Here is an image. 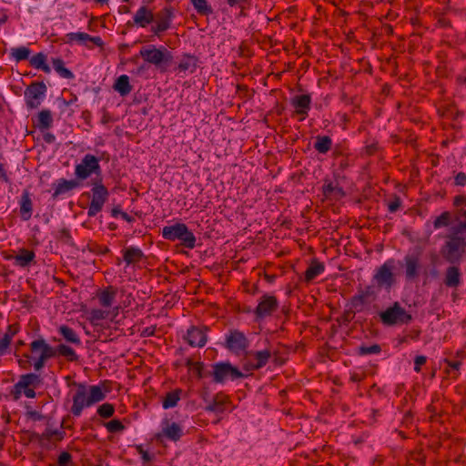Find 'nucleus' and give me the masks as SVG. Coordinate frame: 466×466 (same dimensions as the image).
<instances>
[{"label": "nucleus", "mask_w": 466, "mask_h": 466, "mask_svg": "<svg viewBox=\"0 0 466 466\" xmlns=\"http://www.w3.org/2000/svg\"><path fill=\"white\" fill-rule=\"evenodd\" d=\"M162 237L169 241H180L181 244L187 248H193L196 244L194 234L183 223H174L162 228Z\"/></svg>", "instance_id": "3"}, {"label": "nucleus", "mask_w": 466, "mask_h": 466, "mask_svg": "<svg viewBox=\"0 0 466 466\" xmlns=\"http://www.w3.org/2000/svg\"><path fill=\"white\" fill-rule=\"evenodd\" d=\"M52 64L54 69L60 76L66 79H72L74 77V74L65 66V63L61 58H53Z\"/></svg>", "instance_id": "38"}, {"label": "nucleus", "mask_w": 466, "mask_h": 466, "mask_svg": "<svg viewBox=\"0 0 466 466\" xmlns=\"http://www.w3.org/2000/svg\"><path fill=\"white\" fill-rule=\"evenodd\" d=\"M359 352L361 355H369V354H378L380 352V347L377 344L369 346V347H360Z\"/></svg>", "instance_id": "49"}, {"label": "nucleus", "mask_w": 466, "mask_h": 466, "mask_svg": "<svg viewBox=\"0 0 466 466\" xmlns=\"http://www.w3.org/2000/svg\"><path fill=\"white\" fill-rule=\"evenodd\" d=\"M161 435L170 441H177L183 435V429L177 422L163 420L161 422Z\"/></svg>", "instance_id": "20"}, {"label": "nucleus", "mask_w": 466, "mask_h": 466, "mask_svg": "<svg viewBox=\"0 0 466 466\" xmlns=\"http://www.w3.org/2000/svg\"><path fill=\"white\" fill-rule=\"evenodd\" d=\"M426 357L424 356H417L414 360V370L416 372H420V367L425 364L426 362Z\"/></svg>", "instance_id": "56"}, {"label": "nucleus", "mask_w": 466, "mask_h": 466, "mask_svg": "<svg viewBox=\"0 0 466 466\" xmlns=\"http://www.w3.org/2000/svg\"><path fill=\"white\" fill-rule=\"evenodd\" d=\"M181 393V390H175L167 393L162 402L163 408L167 410L176 407L180 400Z\"/></svg>", "instance_id": "37"}, {"label": "nucleus", "mask_w": 466, "mask_h": 466, "mask_svg": "<svg viewBox=\"0 0 466 466\" xmlns=\"http://www.w3.org/2000/svg\"><path fill=\"white\" fill-rule=\"evenodd\" d=\"M19 212L23 220H28L32 216V206H21Z\"/></svg>", "instance_id": "54"}, {"label": "nucleus", "mask_w": 466, "mask_h": 466, "mask_svg": "<svg viewBox=\"0 0 466 466\" xmlns=\"http://www.w3.org/2000/svg\"><path fill=\"white\" fill-rule=\"evenodd\" d=\"M57 331L66 342L76 346L81 345V339L79 336L72 328L66 325H61L58 327Z\"/></svg>", "instance_id": "26"}, {"label": "nucleus", "mask_w": 466, "mask_h": 466, "mask_svg": "<svg viewBox=\"0 0 466 466\" xmlns=\"http://www.w3.org/2000/svg\"><path fill=\"white\" fill-rule=\"evenodd\" d=\"M30 65L36 68L41 69L45 73H50L51 69L46 64V56L43 53H37L30 58Z\"/></svg>", "instance_id": "35"}, {"label": "nucleus", "mask_w": 466, "mask_h": 466, "mask_svg": "<svg viewBox=\"0 0 466 466\" xmlns=\"http://www.w3.org/2000/svg\"><path fill=\"white\" fill-rule=\"evenodd\" d=\"M114 407L113 405L109 404V403H104L102 404L98 410H97V413L103 417V418H109L111 417L113 414H114Z\"/></svg>", "instance_id": "47"}, {"label": "nucleus", "mask_w": 466, "mask_h": 466, "mask_svg": "<svg viewBox=\"0 0 466 466\" xmlns=\"http://www.w3.org/2000/svg\"><path fill=\"white\" fill-rule=\"evenodd\" d=\"M116 289L108 287L97 293L99 304L104 308H110L115 304Z\"/></svg>", "instance_id": "23"}, {"label": "nucleus", "mask_w": 466, "mask_h": 466, "mask_svg": "<svg viewBox=\"0 0 466 466\" xmlns=\"http://www.w3.org/2000/svg\"><path fill=\"white\" fill-rule=\"evenodd\" d=\"M139 55L146 62L154 65L157 68L169 64L172 60V55L167 48H157L155 46L142 47Z\"/></svg>", "instance_id": "4"}, {"label": "nucleus", "mask_w": 466, "mask_h": 466, "mask_svg": "<svg viewBox=\"0 0 466 466\" xmlns=\"http://www.w3.org/2000/svg\"><path fill=\"white\" fill-rule=\"evenodd\" d=\"M454 184L456 186H465L466 185V174L463 172H459L454 176Z\"/></svg>", "instance_id": "55"}, {"label": "nucleus", "mask_w": 466, "mask_h": 466, "mask_svg": "<svg viewBox=\"0 0 466 466\" xmlns=\"http://www.w3.org/2000/svg\"><path fill=\"white\" fill-rule=\"evenodd\" d=\"M55 357L56 356H63L69 361H76L78 360V356L71 347L66 344H59L57 347L54 348Z\"/></svg>", "instance_id": "33"}, {"label": "nucleus", "mask_w": 466, "mask_h": 466, "mask_svg": "<svg viewBox=\"0 0 466 466\" xmlns=\"http://www.w3.org/2000/svg\"><path fill=\"white\" fill-rule=\"evenodd\" d=\"M114 89L122 96L128 95L132 91V86L129 77L127 75H121L114 84Z\"/></svg>", "instance_id": "29"}, {"label": "nucleus", "mask_w": 466, "mask_h": 466, "mask_svg": "<svg viewBox=\"0 0 466 466\" xmlns=\"http://www.w3.org/2000/svg\"><path fill=\"white\" fill-rule=\"evenodd\" d=\"M395 268L396 261L393 258L386 260L379 267L373 275V281L376 286L390 289L395 282Z\"/></svg>", "instance_id": "5"}, {"label": "nucleus", "mask_w": 466, "mask_h": 466, "mask_svg": "<svg viewBox=\"0 0 466 466\" xmlns=\"http://www.w3.org/2000/svg\"><path fill=\"white\" fill-rule=\"evenodd\" d=\"M88 41L92 42L96 46H102L104 44L103 40L100 36H92L91 35V39H89Z\"/></svg>", "instance_id": "63"}, {"label": "nucleus", "mask_w": 466, "mask_h": 466, "mask_svg": "<svg viewBox=\"0 0 466 466\" xmlns=\"http://www.w3.org/2000/svg\"><path fill=\"white\" fill-rule=\"evenodd\" d=\"M0 181L4 183H10V178L6 170V164L5 163V157L0 151Z\"/></svg>", "instance_id": "44"}, {"label": "nucleus", "mask_w": 466, "mask_h": 466, "mask_svg": "<svg viewBox=\"0 0 466 466\" xmlns=\"http://www.w3.org/2000/svg\"><path fill=\"white\" fill-rule=\"evenodd\" d=\"M380 319L384 324L394 325L408 323L411 317L398 303L380 313Z\"/></svg>", "instance_id": "9"}, {"label": "nucleus", "mask_w": 466, "mask_h": 466, "mask_svg": "<svg viewBox=\"0 0 466 466\" xmlns=\"http://www.w3.org/2000/svg\"><path fill=\"white\" fill-rule=\"evenodd\" d=\"M311 97L309 95H299L291 99V106L295 108V114L299 116V120L303 121L310 109Z\"/></svg>", "instance_id": "18"}, {"label": "nucleus", "mask_w": 466, "mask_h": 466, "mask_svg": "<svg viewBox=\"0 0 466 466\" xmlns=\"http://www.w3.org/2000/svg\"><path fill=\"white\" fill-rule=\"evenodd\" d=\"M46 90V87L43 83H35L29 86L25 92L27 106L29 108H36L40 105Z\"/></svg>", "instance_id": "16"}, {"label": "nucleus", "mask_w": 466, "mask_h": 466, "mask_svg": "<svg viewBox=\"0 0 466 466\" xmlns=\"http://www.w3.org/2000/svg\"><path fill=\"white\" fill-rule=\"evenodd\" d=\"M30 355L26 356L33 361V366L35 370H40L44 368L46 362L55 357L54 347L49 345L43 338L34 339L30 345Z\"/></svg>", "instance_id": "2"}, {"label": "nucleus", "mask_w": 466, "mask_h": 466, "mask_svg": "<svg viewBox=\"0 0 466 466\" xmlns=\"http://www.w3.org/2000/svg\"><path fill=\"white\" fill-rule=\"evenodd\" d=\"M109 315L108 310L104 309H92L90 312V320L92 323L96 324L97 321L106 319Z\"/></svg>", "instance_id": "43"}, {"label": "nucleus", "mask_w": 466, "mask_h": 466, "mask_svg": "<svg viewBox=\"0 0 466 466\" xmlns=\"http://www.w3.org/2000/svg\"><path fill=\"white\" fill-rule=\"evenodd\" d=\"M139 454L144 462H149L152 459V456L146 451L139 449Z\"/></svg>", "instance_id": "60"}, {"label": "nucleus", "mask_w": 466, "mask_h": 466, "mask_svg": "<svg viewBox=\"0 0 466 466\" xmlns=\"http://www.w3.org/2000/svg\"><path fill=\"white\" fill-rule=\"evenodd\" d=\"M367 298V293H361L358 296H355L351 300L352 308L358 309L360 307H362L365 303V299Z\"/></svg>", "instance_id": "51"}, {"label": "nucleus", "mask_w": 466, "mask_h": 466, "mask_svg": "<svg viewBox=\"0 0 466 466\" xmlns=\"http://www.w3.org/2000/svg\"><path fill=\"white\" fill-rule=\"evenodd\" d=\"M207 328L191 327L187 329L185 339L192 347L202 348L207 342Z\"/></svg>", "instance_id": "19"}, {"label": "nucleus", "mask_w": 466, "mask_h": 466, "mask_svg": "<svg viewBox=\"0 0 466 466\" xmlns=\"http://www.w3.org/2000/svg\"><path fill=\"white\" fill-rule=\"evenodd\" d=\"M451 215L449 212L442 213L434 221V228H440L448 226L451 220Z\"/></svg>", "instance_id": "45"}, {"label": "nucleus", "mask_w": 466, "mask_h": 466, "mask_svg": "<svg viewBox=\"0 0 466 466\" xmlns=\"http://www.w3.org/2000/svg\"><path fill=\"white\" fill-rule=\"evenodd\" d=\"M322 201H339L345 196V192L337 180L325 178L322 185Z\"/></svg>", "instance_id": "15"}, {"label": "nucleus", "mask_w": 466, "mask_h": 466, "mask_svg": "<svg viewBox=\"0 0 466 466\" xmlns=\"http://www.w3.org/2000/svg\"><path fill=\"white\" fill-rule=\"evenodd\" d=\"M332 146V140L328 136H318L314 143V148L320 154L329 152Z\"/></svg>", "instance_id": "34"}, {"label": "nucleus", "mask_w": 466, "mask_h": 466, "mask_svg": "<svg viewBox=\"0 0 466 466\" xmlns=\"http://www.w3.org/2000/svg\"><path fill=\"white\" fill-rule=\"evenodd\" d=\"M466 242L462 238L453 236L447 242L443 248V256L449 262L459 260L463 254Z\"/></svg>", "instance_id": "10"}, {"label": "nucleus", "mask_w": 466, "mask_h": 466, "mask_svg": "<svg viewBox=\"0 0 466 466\" xmlns=\"http://www.w3.org/2000/svg\"><path fill=\"white\" fill-rule=\"evenodd\" d=\"M194 8L201 15H209L213 13L211 6L208 4V0H190Z\"/></svg>", "instance_id": "39"}, {"label": "nucleus", "mask_w": 466, "mask_h": 466, "mask_svg": "<svg viewBox=\"0 0 466 466\" xmlns=\"http://www.w3.org/2000/svg\"><path fill=\"white\" fill-rule=\"evenodd\" d=\"M421 252L409 253L403 258V267L405 269V277L408 280H414L417 279L421 270L420 262Z\"/></svg>", "instance_id": "11"}, {"label": "nucleus", "mask_w": 466, "mask_h": 466, "mask_svg": "<svg viewBox=\"0 0 466 466\" xmlns=\"http://www.w3.org/2000/svg\"><path fill=\"white\" fill-rule=\"evenodd\" d=\"M324 271V265L319 261H312L305 272L307 281L313 280L316 277Z\"/></svg>", "instance_id": "36"}, {"label": "nucleus", "mask_w": 466, "mask_h": 466, "mask_svg": "<svg viewBox=\"0 0 466 466\" xmlns=\"http://www.w3.org/2000/svg\"><path fill=\"white\" fill-rule=\"evenodd\" d=\"M101 175V167L99 159L91 154H86L81 162L75 167V175L77 180H85L91 175Z\"/></svg>", "instance_id": "6"}, {"label": "nucleus", "mask_w": 466, "mask_h": 466, "mask_svg": "<svg viewBox=\"0 0 466 466\" xmlns=\"http://www.w3.org/2000/svg\"><path fill=\"white\" fill-rule=\"evenodd\" d=\"M66 38L67 43L78 42L86 44V42L91 39V35L83 32L68 33L66 35Z\"/></svg>", "instance_id": "41"}, {"label": "nucleus", "mask_w": 466, "mask_h": 466, "mask_svg": "<svg viewBox=\"0 0 466 466\" xmlns=\"http://www.w3.org/2000/svg\"><path fill=\"white\" fill-rule=\"evenodd\" d=\"M112 214H113V216H115V217H118V216H119V217H121L124 220H127V221H128V222L132 220V217H131V216H129V215H128L127 213H126V212H122V211H120L118 208H116L112 209Z\"/></svg>", "instance_id": "57"}, {"label": "nucleus", "mask_w": 466, "mask_h": 466, "mask_svg": "<svg viewBox=\"0 0 466 466\" xmlns=\"http://www.w3.org/2000/svg\"><path fill=\"white\" fill-rule=\"evenodd\" d=\"M189 365H190V370L194 374H196L199 378L203 377V373H202V370H203V368H204L203 363H201V362H193V363H190Z\"/></svg>", "instance_id": "52"}, {"label": "nucleus", "mask_w": 466, "mask_h": 466, "mask_svg": "<svg viewBox=\"0 0 466 466\" xmlns=\"http://www.w3.org/2000/svg\"><path fill=\"white\" fill-rule=\"evenodd\" d=\"M279 308V302L274 296L264 295L260 298L255 309L256 319L261 320L272 315Z\"/></svg>", "instance_id": "13"}, {"label": "nucleus", "mask_w": 466, "mask_h": 466, "mask_svg": "<svg viewBox=\"0 0 466 466\" xmlns=\"http://www.w3.org/2000/svg\"><path fill=\"white\" fill-rule=\"evenodd\" d=\"M102 206H88V216H95L101 210Z\"/></svg>", "instance_id": "59"}, {"label": "nucleus", "mask_w": 466, "mask_h": 466, "mask_svg": "<svg viewBox=\"0 0 466 466\" xmlns=\"http://www.w3.org/2000/svg\"><path fill=\"white\" fill-rule=\"evenodd\" d=\"M228 402V398L223 394H217L212 401L206 407L208 411L214 412L216 414L223 413L225 410V405Z\"/></svg>", "instance_id": "27"}, {"label": "nucleus", "mask_w": 466, "mask_h": 466, "mask_svg": "<svg viewBox=\"0 0 466 466\" xmlns=\"http://www.w3.org/2000/svg\"><path fill=\"white\" fill-rule=\"evenodd\" d=\"M123 258L127 265H133L142 259L143 252L138 248L130 247L123 250Z\"/></svg>", "instance_id": "28"}, {"label": "nucleus", "mask_w": 466, "mask_h": 466, "mask_svg": "<svg viewBox=\"0 0 466 466\" xmlns=\"http://www.w3.org/2000/svg\"><path fill=\"white\" fill-rule=\"evenodd\" d=\"M155 15L153 11L146 5L138 8L134 15V23L141 27H146L154 22Z\"/></svg>", "instance_id": "22"}, {"label": "nucleus", "mask_w": 466, "mask_h": 466, "mask_svg": "<svg viewBox=\"0 0 466 466\" xmlns=\"http://www.w3.org/2000/svg\"><path fill=\"white\" fill-rule=\"evenodd\" d=\"M53 117L50 110L45 109L38 113L36 127L38 129L44 131L52 127Z\"/></svg>", "instance_id": "32"}, {"label": "nucleus", "mask_w": 466, "mask_h": 466, "mask_svg": "<svg viewBox=\"0 0 466 466\" xmlns=\"http://www.w3.org/2000/svg\"><path fill=\"white\" fill-rule=\"evenodd\" d=\"M197 63H198V59L196 56L185 55L181 58L177 68H178L179 72L193 73L197 68Z\"/></svg>", "instance_id": "31"}, {"label": "nucleus", "mask_w": 466, "mask_h": 466, "mask_svg": "<svg viewBox=\"0 0 466 466\" xmlns=\"http://www.w3.org/2000/svg\"><path fill=\"white\" fill-rule=\"evenodd\" d=\"M350 160L348 158H343L341 159V161L339 162V167L342 168V169H345L347 168L348 167H350Z\"/></svg>", "instance_id": "64"}, {"label": "nucleus", "mask_w": 466, "mask_h": 466, "mask_svg": "<svg viewBox=\"0 0 466 466\" xmlns=\"http://www.w3.org/2000/svg\"><path fill=\"white\" fill-rule=\"evenodd\" d=\"M461 271L458 267H449L445 273L444 283L450 288H456L461 283Z\"/></svg>", "instance_id": "25"}, {"label": "nucleus", "mask_w": 466, "mask_h": 466, "mask_svg": "<svg viewBox=\"0 0 466 466\" xmlns=\"http://www.w3.org/2000/svg\"><path fill=\"white\" fill-rule=\"evenodd\" d=\"M444 362L448 365L450 370H447L448 373L455 372L457 373L460 367H461V361L460 360H445Z\"/></svg>", "instance_id": "53"}, {"label": "nucleus", "mask_w": 466, "mask_h": 466, "mask_svg": "<svg viewBox=\"0 0 466 466\" xmlns=\"http://www.w3.org/2000/svg\"><path fill=\"white\" fill-rule=\"evenodd\" d=\"M227 348L236 353L245 351L248 347V340L243 332L238 330H230L226 338Z\"/></svg>", "instance_id": "14"}, {"label": "nucleus", "mask_w": 466, "mask_h": 466, "mask_svg": "<svg viewBox=\"0 0 466 466\" xmlns=\"http://www.w3.org/2000/svg\"><path fill=\"white\" fill-rule=\"evenodd\" d=\"M106 391L107 390L102 385L86 386L78 384L73 396L72 414L76 417L80 416L85 408L91 407L103 400L106 398Z\"/></svg>", "instance_id": "1"}, {"label": "nucleus", "mask_w": 466, "mask_h": 466, "mask_svg": "<svg viewBox=\"0 0 466 466\" xmlns=\"http://www.w3.org/2000/svg\"><path fill=\"white\" fill-rule=\"evenodd\" d=\"M41 380L38 375L29 373L21 376L19 380L15 385V398L18 399L21 394L27 398H35V389L40 385Z\"/></svg>", "instance_id": "7"}, {"label": "nucleus", "mask_w": 466, "mask_h": 466, "mask_svg": "<svg viewBox=\"0 0 466 466\" xmlns=\"http://www.w3.org/2000/svg\"><path fill=\"white\" fill-rule=\"evenodd\" d=\"M26 416L28 419L33 420H41L44 419V416L36 410H27Z\"/></svg>", "instance_id": "58"}, {"label": "nucleus", "mask_w": 466, "mask_h": 466, "mask_svg": "<svg viewBox=\"0 0 466 466\" xmlns=\"http://www.w3.org/2000/svg\"><path fill=\"white\" fill-rule=\"evenodd\" d=\"M109 432H117L124 430V425L118 420H112L106 424Z\"/></svg>", "instance_id": "48"}, {"label": "nucleus", "mask_w": 466, "mask_h": 466, "mask_svg": "<svg viewBox=\"0 0 466 466\" xmlns=\"http://www.w3.org/2000/svg\"><path fill=\"white\" fill-rule=\"evenodd\" d=\"M16 331L14 330L12 333H5L4 336L0 338V356L5 355L7 352L9 345Z\"/></svg>", "instance_id": "42"}, {"label": "nucleus", "mask_w": 466, "mask_h": 466, "mask_svg": "<svg viewBox=\"0 0 466 466\" xmlns=\"http://www.w3.org/2000/svg\"><path fill=\"white\" fill-rule=\"evenodd\" d=\"M34 258L35 253L27 249H20L14 257L15 264L22 268L28 266Z\"/></svg>", "instance_id": "30"}, {"label": "nucleus", "mask_w": 466, "mask_h": 466, "mask_svg": "<svg viewBox=\"0 0 466 466\" xmlns=\"http://www.w3.org/2000/svg\"><path fill=\"white\" fill-rule=\"evenodd\" d=\"M72 462V457L70 453L64 451L57 459V461L50 466H70Z\"/></svg>", "instance_id": "46"}, {"label": "nucleus", "mask_w": 466, "mask_h": 466, "mask_svg": "<svg viewBox=\"0 0 466 466\" xmlns=\"http://www.w3.org/2000/svg\"><path fill=\"white\" fill-rule=\"evenodd\" d=\"M213 380L217 383L234 380L243 377L242 372L229 362H218L213 365Z\"/></svg>", "instance_id": "8"}, {"label": "nucleus", "mask_w": 466, "mask_h": 466, "mask_svg": "<svg viewBox=\"0 0 466 466\" xmlns=\"http://www.w3.org/2000/svg\"><path fill=\"white\" fill-rule=\"evenodd\" d=\"M43 137H44L45 142H46L48 144L54 143L56 140L55 135H53L52 133H49V132L44 134Z\"/></svg>", "instance_id": "62"}, {"label": "nucleus", "mask_w": 466, "mask_h": 466, "mask_svg": "<svg viewBox=\"0 0 466 466\" xmlns=\"http://www.w3.org/2000/svg\"><path fill=\"white\" fill-rule=\"evenodd\" d=\"M79 186L80 183L76 178L70 180L60 178L56 180L52 186L54 190L53 196L57 197L61 195H66L71 192L72 190L77 188Z\"/></svg>", "instance_id": "21"}, {"label": "nucleus", "mask_w": 466, "mask_h": 466, "mask_svg": "<svg viewBox=\"0 0 466 466\" xmlns=\"http://www.w3.org/2000/svg\"><path fill=\"white\" fill-rule=\"evenodd\" d=\"M44 436L47 439L61 440L64 437V432L58 430L46 429Z\"/></svg>", "instance_id": "50"}, {"label": "nucleus", "mask_w": 466, "mask_h": 466, "mask_svg": "<svg viewBox=\"0 0 466 466\" xmlns=\"http://www.w3.org/2000/svg\"><path fill=\"white\" fill-rule=\"evenodd\" d=\"M93 199L91 204H104L107 200L108 191L106 187L99 182H95L92 188Z\"/></svg>", "instance_id": "24"}, {"label": "nucleus", "mask_w": 466, "mask_h": 466, "mask_svg": "<svg viewBox=\"0 0 466 466\" xmlns=\"http://www.w3.org/2000/svg\"><path fill=\"white\" fill-rule=\"evenodd\" d=\"M364 150L367 155H373L377 150V145L376 144L368 145L364 147Z\"/></svg>", "instance_id": "61"}, {"label": "nucleus", "mask_w": 466, "mask_h": 466, "mask_svg": "<svg viewBox=\"0 0 466 466\" xmlns=\"http://www.w3.org/2000/svg\"><path fill=\"white\" fill-rule=\"evenodd\" d=\"M173 13L169 8H164L155 15V25L151 26V32L156 35H159L162 32L167 31L171 25Z\"/></svg>", "instance_id": "17"}, {"label": "nucleus", "mask_w": 466, "mask_h": 466, "mask_svg": "<svg viewBox=\"0 0 466 466\" xmlns=\"http://www.w3.org/2000/svg\"><path fill=\"white\" fill-rule=\"evenodd\" d=\"M29 55L30 49L25 46L15 47L11 49V56L16 62L28 59Z\"/></svg>", "instance_id": "40"}, {"label": "nucleus", "mask_w": 466, "mask_h": 466, "mask_svg": "<svg viewBox=\"0 0 466 466\" xmlns=\"http://www.w3.org/2000/svg\"><path fill=\"white\" fill-rule=\"evenodd\" d=\"M273 352L269 349L248 352L245 364L246 370H253L263 368L268 362Z\"/></svg>", "instance_id": "12"}]
</instances>
